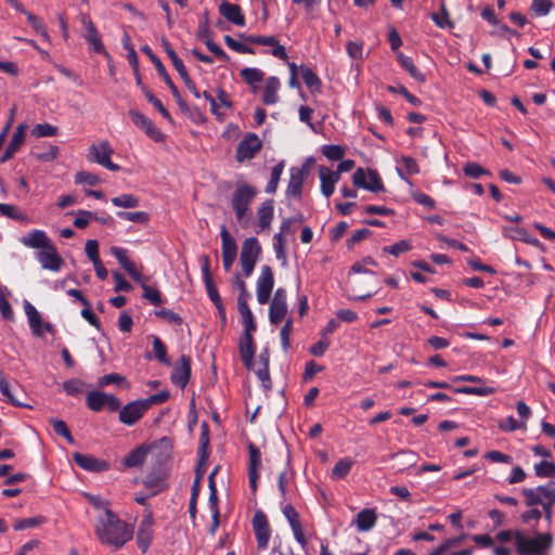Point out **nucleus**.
Wrapping results in <instances>:
<instances>
[{"label":"nucleus","mask_w":555,"mask_h":555,"mask_svg":"<svg viewBox=\"0 0 555 555\" xmlns=\"http://www.w3.org/2000/svg\"><path fill=\"white\" fill-rule=\"evenodd\" d=\"M95 534L103 544L120 548L133 537V528L120 520L111 509H106L99 518Z\"/></svg>","instance_id":"1"},{"label":"nucleus","mask_w":555,"mask_h":555,"mask_svg":"<svg viewBox=\"0 0 555 555\" xmlns=\"http://www.w3.org/2000/svg\"><path fill=\"white\" fill-rule=\"evenodd\" d=\"M521 494L525 503L529 507L542 505L545 519L551 522L553 517L552 507L555 503V489L550 486H539L537 488H524Z\"/></svg>","instance_id":"2"},{"label":"nucleus","mask_w":555,"mask_h":555,"mask_svg":"<svg viewBox=\"0 0 555 555\" xmlns=\"http://www.w3.org/2000/svg\"><path fill=\"white\" fill-rule=\"evenodd\" d=\"M257 194L258 190L256 186L248 183H237L231 197V207L237 222L243 223L244 219L249 215V207Z\"/></svg>","instance_id":"3"},{"label":"nucleus","mask_w":555,"mask_h":555,"mask_svg":"<svg viewBox=\"0 0 555 555\" xmlns=\"http://www.w3.org/2000/svg\"><path fill=\"white\" fill-rule=\"evenodd\" d=\"M552 541L553 538L550 533L528 538L521 531H515V544L520 555H539L551 546Z\"/></svg>","instance_id":"4"},{"label":"nucleus","mask_w":555,"mask_h":555,"mask_svg":"<svg viewBox=\"0 0 555 555\" xmlns=\"http://www.w3.org/2000/svg\"><path fill=\"white\" fill-rule=\"evenodd\" d=\"M312 162L313 159L310 157L300 167L294 166L289 169V180L285 191L286 198L301 199L304 182L309 175V164Z\"/></svg>","instance_id":"5"},{"label":"nucleus","mask_w":555,"mask_h":555,"mask_svg":"<svg viewBox=\"0 0 555 555\" xmlns=\"http://www.w3.org/2000/svg\"><path fill=\"white\" fill-rule=\"evenodd\" d=\"M141 51L150 59V61L154 64L155 68H156V72L158 73V75L163 78L164 82L169 87L179 108L182 111V112H188L189 111V106L186 104V102L182 99L178 88L176 87V85L173 83V81L171 80L170 76L168 75L167 70H166V67L164 66V64L162 63V61L154 54V52L152 51V49L149 47V46H143L141 48Z\"/></svg>","instance_id":"6"},{"label":"nucleus","mask_w":555,"mask_h":555,"mask_svg":"<svg viewBox=\"0 0 555 555\" xmlns=\"http://www.w3.org/2000/svg\"><path fill=\"white\" fill-rule=\"evenodd\" d=\"M87 406L93 412H100L107 408L111 412H117L120 409V400L112 395L100 390H92L86 397Z\"/></svg>","instance_id":"7"},{"label":"nucleus","mask_w":555,"mask_h":555,"mask_svg":"<svg viewBox=\"0 0 555 555\" xmlns=\"http://www.w3.org/2000/svg\"><path fill=\"white\" fill-rule=\"evenodd\" d=\"M113 153L114 150L106 140L91 144L88 150L90 160L98 163L111 171H119L120 166L111 160Z\"/></svg>","instance_id":"8"},{"label":"nucleus","mask_w":555,"mask_h":555,"mask_svg":"<svg viewBox=\"0 0 555 555\" xmlns=\"http://www.w3.org/2000/svg\"><path fill=\"white\" fill-rule=\"evenodd\" d=\"M262 143L257 134L247 133L236 146L235 159L238 163L249 160L261 150Z\"/></svg>","instance_id":"9"},{"label":"nucleus","mask_w":555,"mask_h":555,"mask_svg":"<svg viewBox=\"0 0 555 555\" xmlns=\"http://www.w3.org/2000/svg\"><path fill=\"white\" fill-rule=\"evenodd\" d=\"M251 522L258 548L266 550L271 537V528L266 514L262 511H257Z\"/></svg>","instance_id":"10"},{"label":"nucleus","mask_w":555,"mask_h":555,"mask_svg":"<svg viewBox=\"0 0 555 555\" xmlns=\"http://www.w3.org/2000/svg\"><path fill=\"white\" fill-rule=\"evenodd\" d=\"M24 309L28 318L31 333L35 336L42 337L46 333L53 332V325L49 322H44L39 311L29 301H25Z\"/></svg>","instance_id":"11"},{"label":"nucleus","mask_w":555,"mask_h":555,"mask_svg":"<svg viewBox=\"0 0 555 555\" xmlns=\"http://www.w3.org/2000/svg\"><path fill=\"white\" fill-rule=\"evenodd\" d=\"M80 22L82 26L86 28L85 39L89 43L92 51L101 54L108 55L105 50V47L101 40V36L91 21L90 16L86 13H80L79 15Z\"/></svg>","instance_id":"12"},{"label":"nucleus","mask_w":555,"mask_h":555,"mask_svg":"<svg viewBox=\"0 0 555 555\" xmlns=\"http://www.w3.org/2000/svg\"><path fill=\"white\" fill-rule=\"evenodd\" d=\"M129 116L131 121L141 130L145 132V134L151 138L155 142H163L165 139L164 133L154 125V122L149 119L144 114L139 111L130 109Z\"/></svg>","instance_id":"13"},{"label":"nucleus","mask_w":555,"mask_h":555,"mask_svg":"<svg viewBox=\"0 0 555 555\" xmlns=\"http://www.w3.org/2000/svg\"><path fill=\"white\" fill-rule=\"evenodd\" d=\"M118 411L119 422L127 426H132L143 417L147 409L142 399H140L131 401L122 408L120 406Z\"/></svg>","instance_id":"14"},{"label":"nucleus","mask_w":555,"mask_h":555,"mask_svg":"<svg viewBox=\"0 0 555 555\" xmlns=\"http://www.w3.org/2000/svg\"><path fill=\"white\" fill-rule=\"evenodd\" d=\"M274 286L273 271L269 266L261 267L260 276L257 280V300L260 305L269 301Z\"/></svg>","instance_id":"15"},{"label":"nucleus","mask_w":555,"mask_h":555,"mask_svg":"<svg viewBox=\"0 0 555 555\" xmlns=\"http://www.w3.org/2000/svg\"><path fill=\"white\" fill-rule=\"evenodd\" d=\"M153 515L149 512L142 517L137 532V543L142 553H145L149 550L153 541Z\"/></svg>","instance_id":"16"},{"label":"nucleus","mask_w":555,"mask_h":555,"mask_svg":"<svg viewBox=\"0 0 555 555\" xmlns=\"http://www.w3.org/2000/svg\"><path fill=\"white\" fill-rule=\"evenodd\" d=\"M240 36L248 43L272 47L271 54L280 60L285 61L288 57L285 47L281 46L274 36Z\"/></svg>","instance_id":"17"},{"label":"nucleus","mask_w":555,"mask_h":555,"mask_svg":"<svg viewBox=\"0 0 555 555\" xmlns=\"http://www.w3.org/2000/svg\"><path fill=\"white\" fill-rule=\"evenodd\" d=\"M423 385L428 388L451 389L455 393H465V395H475V396H489L496 391V389L494 387L463 386V387L453 388L447 382H435V380H427Z\"/></svg>","instance_id":"18"},{"label":"nucleus","mask_w":555,"mask_h":555,"mask_svg":"<svg viewBox=\"0 0 555 555\" xmlns=\"http://www.w3.org/2000/svg\"><path fill=\"white\" fill-rule=\"evenodd\" d=\"M254 332H245L238 341V351L241 359L247 370L254 369V358L256 353V344L253 338Z\"/></svg>","instance_id":"19"},{"label":"nucleus","mask_w":555,"mask_h":555,"mask_svg":"<svg viewBox=\"0 0 555 555\" xmlns=\"http://www.w3.org/2000/svg\"><path fill=\"white\" fill-rule=\"evenodd\" d=\"M37 260L41 267L46 270L57 272L61 270L64 261L57 254V249L54 244L37 253Z\"/></svg>","instance_id":"20"},{"label":"nucleus","mask_w":555,"mask_h":555,"mask_svg":"<svg viewBox=\"0 0 555 555\" xmlns=\"http://www.w3.org/2000/svg\"><path fill=\"white\" fill-rule=\"evenodd\" d=\"M191 377V359L186 354H181L179 365L171 372L170 379L172 384L184 389Z\"/></svg>","instance_id":"21"},{"label":"nucleus","mask_w":555,"mask_h":555,"mask_svg":"<svg viewBox=\"0 0 555 555\" xmlns=\"http://www.w3.org/2000/svg\"><path fill=\"white\" fill-rule=\"evenodd\" d=\"M73 459L79 467L88 472L101 473L109 468V465L106 461L99 460L90 454L75 452L73 454Z\"/></svg>","instance_id":"22"},{"label":"nucleus","mask_w":555,"mask_h":555,"mask_svg":"<svg viewBox=\"0 0 555 555\" xmlns=\"http://www.w3.org/2000/svg\"><path fill=\"white\" fill-rule=\"evenodd\" d=\"M283 514L292 527L295 540L301 545H307V539L304 534L302 526L299 519V514L292 504H287L283 507Z\"/></svg>","instance_id":"23"},{"label":"nucleus","mask_w":555,"mask_h":555,"mask_svg":"<svg viewBox=\"0 0 555 555\" xmlns=\"http://www.w3.org/2000/svg\"><path fill=\"white\" fill-rule=\"evenodd\" d=\"M202 272L204 284L208 294V297L214 302V305H219L222 302L221 297L218 293V289L212 281V276L210 273V260L208 255H203L202 258Z\"/></svg>","instance_id":"24"},{"label":"nucleus","mask_w":555,"mask_h":555,"mask_svg":"<svg viewBox=\"0 0 555 555\" xmlns=\"http://www.w3.org/2000/svg\"><path fill=\"white\" fill-rule=\"evenodd\" d=\"M167 473L162 468H157L146 475L143 480L145 488L151 490V495H156L168 488Z\"/></svg>","instance_id":"25"},{"label":"nucleus","mask_w":555,"mask_h":555,"mask_svg":"<svg viewBox=\"0 0 555 555\" xmlns=\"http://www.w3.org/2000/svg\"><path fill=\"white\" fill-rule=\"evenodd\" d=\"M318 172L321 181V192L328 198L334 193L336 183L340 180L338 172H334L325 166H319Z\"/></svg>","instance_id":"26"},{"label":"nucleus","mask_w":555,"mask_h":555,"mask_svg":"<svg viewBox=\"0 0 555 555\" xmlns=\"http://www.w3.org/2000/svg\"><path fill=\"white\" fill-rule=\"evenodd\" d=\"M21 243L29 248L44 249L50 247L51 240L42 230H33L27 235L21 237Z\"/></svg>","instance_id":"27"},{"label":"nucleus","mask_w":555,"mask_h":555,"mask_svg":"<svg viewBox=\"0 0 555 555\" xmlns=\"http://www.w3.org/2000/svg\"><path fill=\"white\" fill-rule=\"evenodd\" d=\"M261 254V246L256 237H248L242 244L240 261L256 263Z\"/></svg>","instance_id":"28"},{"label":"nucleus","mask_w":555,"mask_h":555,"mask_svg":"<svg viewBox=\"0 0 555 555\" xmlns=\"http://www.w3.org/2000/svg\"><path fill=\"white\" fill-rule=\"evenodd\" d=\"M219 13L230 23L244 26L245 16L242 13L241 8L237 4L229 3L223 1L219 7Z\"/></svg>","instance_id":"29"},{"label":"nucleus","mask_w":555,"mask_h":555,"mask_svg":"<svg viewBox=\"0 0 555 555\" xmlns=\"http://www.w3.org/2000/svg\"><path fill=\"white\" fill-rule=\"evenodd\" d=\"M377 521L376 512L372 508H364L360 511L356 517V526L360 532L371 530Z\"/></svg>","instance_id":"30"},{"label":"nucleus","mask_w":555,"mask_h":555,"mask_svg":"<svg viewBox=\"0 0 555 555\" xmlns=\"http://www.w3.org/2000/svg\"><path fill=\"white\" fill-rule=\"evenodd\" d=\"M280 87L281 83L278 77L271 76L267 78L262 95V102L266 105H273L279 101L278 91Z\"/></svg>","instance_id":"31"},{"label":"nucleus","mask_w":555,"mask_h":555,"mask_svg":"<svg viewBox=\"0 0 555 555\" xmlns=\"http://www.w3.org/2000/svg\"><path fill=\"white\" fill-rule=\"evenodd\" d=\"M258 225L261 230L270 227L273 220V201L263 202L257 209Z\"/></svg>","instance_id":"32"},{"label":"nucleus","mask_w":555,"mask_h":555,"mask_svg":"<svg viewBox=\"0 0 555 555\" xmlns=\"http://www.w3.org/2000/svg\"><path fill=\"white\" fill-rule=\"evenodd\" d=\"M300 73L301 77L307 86V88L310 90L312 94L320 93L322 82L319 76L308 66L301 65L300 66Z\"/></svg>","instance_id":"33"},{"label":"nucleus","mask_w":555,"mask_h":555,"mask_svg":"<svg viewBox=\"0 0 555 555\" xmlns=\"http://www.w3.org/2000/svg\"><path fill=\"white\" fill-rule=\"evenodd\" d=\"M503 233L506 237L512 240H519L533 246L540 245L538 238L530 236L525 229L519 227H505Z\"/></svg>","instance_id":"34"},{"label":"nucleus","mask_w":555,"mask_h":555,"mask_svg":"<svg viewBox=\"0 0 555 555\" xmlns=\"http://www.w3.org/2000/svg\"><path fill=\"white\" fill-rule=\"evenodd\" d=\"M397 59L399 64L410 74L412 78H414L418 82H425V76L415 66L411 57L404 55L402 52H397Z\"/></svg>","instance_id":"35"},{"label":"nucleus","mask_w":555,"mask_h":555,"mask_svg":"<svg viewBox=\"0 0 555 555\" xmlns=\"http://www.w3.org/2000/svg\"><path fill=\"white\" fill-rule=\"evenodd\" d=\"M162 47L166 51L168 57L170 59L175 69L178 72L179 76L185 75L188 73L182 60L178 56L176 51L172 49L170 42L165 37L162 38Z\"/></svg>","instance_id":"36"},{"label":"nucleus","mask_w":555,"mask_h":555,"mask_svg":"<svg viewBox=\"0 0 555 555\" xmlns=\"http://www.w3.org/2000/svg\"><path fill=\"white\" fill-rule=\"evenodd\" d=\"M221 235V249L222 255H231L235 256L237 255V245L233 236L230 234V232L227 230L225 225L221 227L220 231Z\"/></svg>","instance_id":"37"},{"label":"nucleus","mask_w":555,"mask_h":555,"mask_svg":"<svg viewBox=\"0 0 555 555\" xmlns=\"http://www.w3.org/2000/svg\"><path fill=\"white\" fill-rule=\"evenodd\" d=\"M146 456V450L143 447H139L129 452L124 459L122 464L126 467H139L141 466Z\"/></svg>","instance_id":"38"},{"label":"nucleus","mask_w":555,"mask_h":555,"mask_svg":"<svg viewBox=\"0 0 555 555\" xmlns=\"http://www.w3.org/2000/svg\"><path fill=\"white\" fill-rule=\"evenodd\" d=\"M240 76L243 78V80L254 87V90H256V83H259L263 80L264 78V73L259 69V68H255V67H245L243 69H241L240 72Z\"/></svg>","instance_id":"39"},{"label":"nucleus","mask_w":555,"mask_h":555,"mask_svg":"<svg viewBox=\"0 0 555 555\" xmlns=\"http://www.w3.org/2000/svg\"><path fill=\"white\" fill-rule=\"evenodd\" d=\"M238 312L242 317V322L244 325L245 332H255L256 331V323L254 321V315L251 313V310L248 307L247 302L237 304Z\"/></svg>","instance_id":"40"},{"label":"nucleus","mask_w":555,"mask_h":555,"mask_svg":"<svg viewBox=\"0 0 555 555\" xmlns=\"http://www.w3.org/2000/svg\"><path fill=\"white\" fill-rule=\"evenodd\" d=\"M284 166V160H281L271 169L270 180L266 185V192L268 194H273L276 192Z\"/></svg>","instance_id":"41"},{"label":"nucleus","mask_w":555,"mask_h":555,"mask_svg":"<svg viewBox=\"0 0 555 555\" xmlns=\"http://www.w3.org/2000/svg\"><path fill=\"white\" fill-rule=\"evenodd\" d=\"M287 314V304L271 301L269 309V320L272 324L278 325Z\"/></svg>","instance_id":"42"},{"label":"nucleus","mask_w":555,"mask_h":555,"mask_svg":"<svg viewBox=\"0 0 555 555\" xmlns=\"http://www.w3.org/2000/svg\"><path fill=\"white\" fill-rule=\"evenodd\" d=\"M353 460L344 457L339 460L332 469V475L336 479L345 478L351 470Z\"/></svg>","instance_id":"43"},{"label":"nucleus","mask_w":555,"mask_h":555,"mask_svg":"<svg viewBox=\"0 0 555 555\" xmlns=\"http://www.w3.org/2000/svg\"><path fill=\"white\" fill-rule=\"evenodd\" d=\"M50 424L53 427V430L56 435L62 436L66 439V441L70 444L75 443V439L66 425V423L59 418H50Z\"/></svg>","instance_id":"44"},{"label":"nucleus","mask_w":555,"mask_h":555,"mask_svg":"<svg viewBox=\"0 0 555 555\" xmlns=\"http://www.w3.org/2000/svg\"><path fill=\"white\" fill-rule=\"evenodd\" d=\"M116 215L119 219L140 224H146L150 220V216L145 211H118Z\"/></svg>","instance_id":"45"},{"label":"nucleus","mask_w":555,"mask_h":555,"mask_svg":"<svg viewBox=\"0 0 555 555\" xmlns=\"http://www.w3.org/2000/svg\"><path fill=\"white\" fill-rule=\"evenodd\" d=\"M112 204L121 208H135L139 206V198L133 194H121L111 199Z\"/></svg>","instance_id":"46"},{"label":"nucleus","mask_w":555,"mask_h":555,"mask_svg":"<svg viewBox=\"0 0 555 555\" xmlns=\"http://www.w3.org/2000/svg\"><path fill=\"white\" fill-rule=\"evenodd\" d=\"M25 132H26V125L20 124L16 127L7 147H9L10 150H12L13 152L16 153L21 149V146L24 144Z\"/></svg>","instance_id":"47"},{"label":"nucleus","mask_w":555,"mask_h":555,"mask_svg":"<svg viewBox=\"0 0 555 555\" xmlns=\"http://www.w3.org/2000/svg\"><path fill=\"white\" fill-rule=\"evenodd\" d=\"M0 215L16 221H27L26 215L21 212L16 206L11 204L0 203Z\"/></svg>","instance_id":"48"},{"label":"nucleus","mask_w":555,"mask_h":555,"mask_svg":"<svg viewBox=\"0 0 555 555\" xmlns=\"http://www.w3.org/2000/svg\"><path fill=\"white\" fill-rule=\"evenodd\" d=\"M142 92L144 93L146 100L160 113V115L172 121V118L167 111V108L163 105V103L147 89L146 86H142Z\"/></svg>","instance_id":"49"},{"label":"nucleus","mask_w":555,"mask_h":555,"mask_svg":"<svg viewBox=\"0 0 555 555\" xmlns=\"http://www.w3.org/2000/svg\"><path fill=\"white\" fill-rule=\"evenodd\" d=\"M30 133L35 138L54 137L59 133V128L50 124H37Z\"/></svg>","instance_id":"50"},{"label":"nucleus","mask_w":555,"mask_h":555,"mask_svg":"<svg viewBox=\"0 0 555 555\" xmlns=\"http://www.w3.org/2000/svg\"><path fill=\"white\" fill-rule=\"evenodd\" d=\"M153 349L155 358L163 364L170 365V359L167 356V348L162 339L157 336L153 337Z\"/></svg>","instance_id":"51"},{"label":"nucleus","mask_w":555,"mask_h":555,"mask_svg":"<svg viewBox=\"0 0 555 555\" xmlns=\"http://www.w3.org/2000/svg\"><path fill=\"white\" fill-rule=\"evenodd\" d=\"M249 464L248 472L259 473L261 467V453L259 449L254 444H248Z\"/></svg>","instance_id":"52"},{"label":"nucleus","mask_w":555,"mask_h":555,"mask_svg":"<svg viewBox=\"0 0 555 555\" xmlns=\"http://www.w3.org/2000/svg\"><path fill=\"white\" fill-rule=\"evenodd\" d=\"M322 154L330 160H340L345 155V149L337 144L323 145Z\"/></svg>","instance_id":"53"},{"label":"nucleus","mask_w":555,"mask_h":555,"mask_svg":"<svg viewBox=\"0 0 555 555\" xmlns=\"http://www.w3.org/2000/svg\"><path fill=\"white\" fill-rule=\"evenodd\" d=\"M0 392L8 399L10 403L15 406H28L27 404L17 400L12 391L10 390L9 382L3 377L2 371L0 370Z\"/></svg>","instance_id":"54"},{"label":"nucleus","mask_w":555,"mask_h":555,"mask_svg":"<svg viewBox=\"0 0 555 555\" xmlns=\"http://www.w3.org/2000/svg\"><path fill=\"white\" fill-rule=\"evenodd\" d=\"M142 288L143 298L149 300L152 305L160 306L164 302L162 294L157 288L146 285L145 283L142 284Z\"/></svg>","instance_id":"55"},{"label":"nucleus","mask_w":555,"mask_h":555,"mask_svg":"<svg viewBox=\"0 0 555 555\" xmlns=\"http://www.w3.org/2000/svg\"><path fill=\"white\" fill-rule=\"evenodd\" d=\"M367 184L370 186L367 188V191L378 193L385 190L384 183L376 170L367 169Z\"/></svg>","instance_id":"56"},{"label":"nucleus","mask_w":555,"mask_h":555,"mask_svg":"<svg viewBox=\"0 0 555 555\" xmlns=\"http://www.w3.org/2000/svg\"><path fill=\"white\" fill-rule=\"evenodd\" d=\"M534 473L538 477H555V464L553 462L541 461L534 465Z\"/></svg>","instance_id":"57"},{"label":"nucleus","mask_w":555,"mask_h":555,"mask_svg":"<svg viewBox=\"0 0 555 555\" xmlns=\"http://www.w3.org/2000/svg\"><path fill=\"white\" fill-rule=\"evenodd\" d=\"M85 383L79 378H72L63 383V389L68 396H78L82 393Z\"/></svg>","instance_id":"58"},{"label":"nucleus","mask_w":555,"mask_h":555,"mask_svg":"<svg viewBox=\"0 0 555 555\" xmlns=\"http://www.w3.org/2000/svg\"><path fill=\"white\" fill-rule=\"evenodd\" d=\"M554 3L551 0H532L531 11L537 16L547 15L553 9Z\"/></svg>","instance_id":"59"},{"label":"nucleus","mask_w":555,"mask_h":555,"mask_svg":"<svg viewBox=\"0 0 555 555\" xmlns=\"http://www.w3.org/2000/svg\"><path fill=\"white\" fill-rule=\"evenodd\" d=\"M44 521V517L37 516V517H30V518H21L16 519L13 524V528L17 531L24 530L27 528H33L41 525Z\"/></svg>","instance_id":"60"},{"label":"nucleus","mask_w":555,"mask_h":555,"mask_svg":"<svg viewBox=\"0 0 555 555\" xmlns=\"http://www.w3.org/2000/svg\"><path fill=\"white\" fill-rule=\"evenodd\" d=\"M22 13L26 15L28 23L31 25V27L38 34H40L46 39L49 38L47 28H46L43 22L38 16H36L35 14H33L31 12H28L26 10H25V12H22Z\"/></svg>","instance_id":"61"},{"label":"nucleus","mask_w":555,"mask_h":555,"mask_svg":"<svg viewBox=\"0 0 555 555\" xmlns=\"http://www.w3.org/2000/svg\"><path fill=\"white\" fill-rule=\"evenodd\" d=\"M90 220H99V217L92 211L79 210L73 223L78 229H85Z\"/></svg>","instance_id":"62"},{"label":"nucleus","mask_w":555,"mask_h":555,"mask_svg":"<svg viewBox=\"0 0 555 555\" xmlns=\"http://www.w3.org/2000/svg\"><path fill=\"white\" fill-rule=\"evenodd\" d=\"M224 42L231 50H233L237 53H246V54H255L256 53L253 48L235 40L234 38H232L229 35L224 36Z\"/></svg>","instance_id":"63"},{"label":"nucleus","mask_w":555,"mask_h":555,"mask_svg":"<svg viewBox=\"0 0 555 555\" xmlns=\"http://www.w3.org/2000/svg\"><path fill=\"white\" fill-rule=\"evenodd\" d=\"M463 172L465 173V176L473 178V179H478L482 175H490V172L487 169H485L479 164L473 163V162L467 163L464 166Z\"/></svg>","instance_id":"64"}]
</instances>
